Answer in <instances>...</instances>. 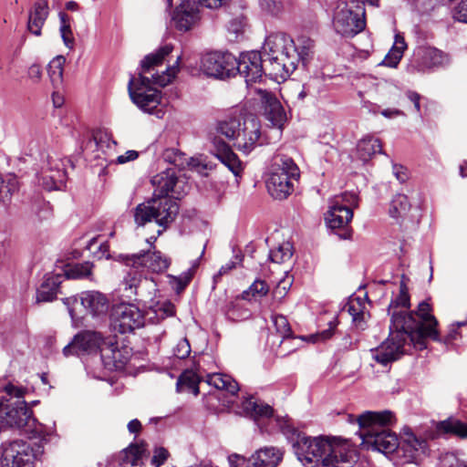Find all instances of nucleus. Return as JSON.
<instances>
[{"label": "nucleus", "instance_id": "f257e3e1", "mask_svg": "<svg viewBox=\"0 0 467 467\" xmlns=\"http://www.w3.org/2000/svg\"><path fill=\"white\" fill-rule=\"evenodd\" d=\"M282 431L291 434V442L298 461L305 467H354L357 452L346 440L337 437L306 436L295 430L287 420L280 422Z\"/></svg>", "mask_w": 467, "mask_h": 467}, {"label": "nucleus", "instance_id": "f03ea898", "mask_svg": "<svg viewBox=\"0 0 467 467\" xmlns=\"http://www.w3.org/2000/svg\"><path fill=\"white\" fill-rule=\"evenodd\" d=\"M150 182L154 186L153 196L136 206L133 217L138 226L155 222L161 235L175 221L180 209L176 200L184 194L186 185L173 168L154 175Z\"/></svg>", "mask_w": 467, "mask_h": 467}, {"label": "nucleus", "instance_id": "7ed1b4c3", "mask_svg": "<svg viewBox=\"0 0 467 467\" xmlns=\"http://www.w3.org/2000/svg\"><path fill=\"white\" fill-rule=\"evenodd\" d=\"M357 420L362 445L368 450L384 454L392 453L398 450V436L389 428L394 420L391 411H366L360 414Z\"/></svg>", "mask_w": 467, "mask_h": 467}, {"label": "nucleus", "instance_id": "20e7f679", "mask_svg": "<svg viewBox=\"0 0 467 467\" xmlns=\"http://www.w3.org/2000/svg\"><path fill=\"white\" fill-rule=\"evenodd\" d=\"M262 55L271 79L285 80L297 67L296 43L285 33L269 35L265 41Z\"/></svg>", "mask_w": 467, "mask_h": 467}, {"label": "nucleus", "instance_id": "39448f33", "mask_svg": "<svg viewBox=\"0 0 467 467\" xmlns=\"http://www.w3.org/2000/svg\"><path fill=\"white\" fill-rule=\"evenodd\" d=\"M215 130L218 134L232 140L234 146L244 154H249L263 143L261 123L252 116L231 115L218 121Z\"/></svg>", "mask_w": 467, "mask_h": 467}, {"label": "nucleus", "instance_id": "423d86ee", "mask_svg": "<svg viewBox=\"0 0 467 467\" xmlns=\"http://www.w3.org/2000/svg\"><path fill=\"white\" fill-rule=\"evenodd\" d=\"M124 290L130 291V294L137 296V300L145 308L146 321L150 324H158L169 317L175 315L174 305L166 299L160 300L144 295L145 291L156 292V285L152 280L142 278L136 270H130L123 280Z\"/></svg>", "mask_w": 467, "mask_h": 467}, {"label": "nucleus", "instance_id": "0eeeda50", "mask_svg": "<svg viewBox=\"0 0 467 467\" xmlns=\"http://www.w3.org/2000/svg\"><path fill=\"white\" fill-rule=\"evenodd\" d=\"M26 389L8 384L0 397V423L11 428L30 431L35 427L36 420L32 410L25 400Z\"/></svg>", "mask_w": 467, "mask_h": 467}, {"label": "nucleus", "instance_id": "6e6552de", "mask_svg": "<svg viewBox=\"0 0 467 467\" xmlns=\"http://www.w3.org/2000/svg\"><path fill=\"white\" fill-rule=\"evenodd\" d=\"M300 172L295 161L286 156L275 159L272 171L266 180L269 194L277 200H284L294 191V182Z\"/></svg>", "mask_w": 467, "mask_h": 467}, {"label": "nucleus", "instance_id": "1a4fd4ad", "mask_svg": "<svg viewBox=\"0 0 467 467\" xmlns=\"http://www.w3.org/2000/svg\"><path fill=\"white\" fill-rule=\"evenodd\" d=\"M333 26L342 36L353 37L365 29V7L358 0L338 4L334 13Z\"/></svg>", "mask_w": 467, "mask_h": 467}, {"label": "nucleus", "instance_id": "9d476101", "mask_svg": "<svg viewBox=\"0 0 467 467\" xmlns=\"http://www.w3.org/2000/svg\"><path fill=\"white\" fill-rule=\"evenodd\" d=\"M410 333L411 329H399L389 326V337L371 350L372 358L383 366L399 359L406 351L405 346L411 343Z\"/></svg>", "mask_w": 467, "mask_h": 467}, {"label": "nucleus", "instance_id": "9b49d317", "mask_svg": "<svg viewBox=\"0 0 467 467\" xmlns=\"http://www.w3.org/2000/svg\"><path fill=\"white\" fill-rule=\"evenodd\" d=\"M412 312L416 326L411 327V344L416 349L422 350L427 348V338L434 341L440 340L439 333L436 329L438 321L431 314V306L426 301L420 302L417 311Z\"/></svg>", "mask_w": 467, "mask_h": 467}, {"label": "nucleus", "instance_id": "f8f14e48", "mask_svg": "<svg viewBox=\"0 0 467 467\" xmlns=\"http://www.w3.org/2000/svg\"><path fill=\"white\" fill-rule=\"evenodd\" d=\"M111 326L121 334L131 333L146 324V317L136 305L120 303L112 307L110 314Z\"/></svg>", "mask_w": 467, "mask_h": 467}, {"label": "nucleus", "instance_id": "ddd939ff", "mask_svg": "<svg viewBox=\"0 0 467 467\" xmlns=\"http://www.w3.org/2000/svg\"><path fill=\"white\" fill-rule=\"evenodd\" d=\"M43 452L40 445L31 446L24 441H14L3 450V463L7 467H33L34 462Z\"/></svg>", "mask_w": 467, "mask_h": 467}, {"label": "nucleus", "instance_id": "4468645a", "mask_svg": "<svg viewBox=\"0 0 467 467\" xmlns=\"http://www.w3.org/2000/svg\"><path fill=\"white\" fill-rule=\"evenodd\" d=\"M236 58L228 52H210L202 57L201 70L208 77L224 79L235 75Z\"/></svg>", "mask_w": 467, "mask_h": 467}, {"label": "nucleus", "instance_id": "2eb2a0df", "mask_svg": "<svg viewBox=\"0 0 467 467\" xmlns=\"http://www.w3.org/2000/svg\"><path fill=\"white\" fill-rule=\"evenodd\" d=\"M410 306L408 287L404 282H400L399 295L391 299L388 306V315L390 317L392 327L411 329L416 326L413 312L408 311Z\"/></svg>", "mask_w": 467, "mask_h": 467}, {"label": "nucleus", "instance_id": "dca6fc26", "mask_svg": "<svg viewBox=\"0 0 467 467\" xmlns=\"http://www.w3.org/2000/svg\"><path fill=\"white\" fill-rule=\"evenodd\" d=\"M235 74L239 73L247 85L259 81L263 75L268 76L265 67V57L258 51H250L242 54L240 59H236Z\"/></svg>", "mask_w": 467, "mask_h": 467}, {"label": "nucleus", "instance_id": "f3484780", "mask_svg": "<svg viewBox=\"0 0 467 467\" xmlns=\"http://www.w3.org/2000/svg\"><path fill=\"white\" fill-rule=\"evenodd\" d=\"M282 459L283 451L275 447L260 449L249 459L239 454L229 456L230 462L236 467H276Z\"/></svg>", "mask_w": 467, "mask_h": 467}, {"label": "nucleus", "instance_id": "a211bd4d", "mask_svg": "<svg viewBox=\"0 0 467 467\" xmlns=\"http://www.w3.org/2000/svg\"><path fill=\"white\" fill-rule=\"evenodd\" d=\"M352 218V208L340 203L339 201H330L329 210L326 213L325 219L328 227L342 231L338 234L341 239H348L351 237L352 232L348 226Z\"/></svg>", "mask_w": 467, "mask_h": 467}, {"label": "nucleus", "instance_id": "6ab92c4d", "mask_svg": "<svg viewBox=\"0 0 467 467\" xmlns=\"http://www.w3.org/2000/svg\"><path fill=\"white\" fill-rule=\"evenodd\" d=\"M67 174L62 161L48 157L47 166L38 175V183L47 191L60 190L66 182Z\"/></svg>", "mask_w": 467, "mask_h": 467}, {"label": "nucleus", "instance_id": "aec40b11", "mask_svg": "<svg viewBox=\"0 0 467 467\" xmlns=\"http://www.w3.org/2000/svg\"><path fill=\"white\" fill-rule=\"evenodd\" d=\"M258 95L265 119L273 127L281 130L287 120V116L280 100L273 93L266 90L259 89Z\"/></svg>", "mask_w": 467, "mask_h": 467}, {"label": "nucleus", "instance_id": "412c9836", "mask_svg": "<svg viewBox=\"0 0 467 467\" xmlns=\"http://www.w3.org/2000/svg\"><path fill=\"white\" fill-rule=\"evenodd\" d=\"M133 79L131 78L129 82V93L131 100L136 104L141 110L150 114H156L160 117L161 110L155 109L161 103V93L157 89L138 88L137 90L132 88Z\"/></svg>", "mask_w": 467, "mask_h": 467}, {"label": "nucleus", "instance_id": "4be33fe9", "mask_svg": "<svg viewBox=\"0 0 467 467\" xmlns=\"http://www.w3.org/2000/svg\"><path fill=\"white\" fill-rule=\"evenodd\" d=\"M199 20L198 6L194 1L183 0L174 10L171 22L180 31L190 30Z\"/></svg>", "mask_w": 467, "mask_h": 467}, {"label": "nucleus", "instance_id": "5701e85b", "mask_svg": "<svg viewBox=\"0 0 467 467\" xmlns=\"http://www.w3.org/2000/svg\"><path fill=\"white\" fill-rule=\"evenodd\" d=\"M418 70L424 71L448 63L447 55L432 47H419L413 54Z\"/></svg>", "mask_w": 467, "mask_h": 467}, {"label": "nucleus", "instance_id": "b1692460", "mask_svg": "<svg viewBox=\"0 0 467 467\" xmlns=\"http://www.w3.org/2000/svg\"><path fill=\"white\" fill-rule=\"evenodd\" d=\"M427 441L425 439L417 437L411 431H404L402 441L399 442L396 451L400 454L407 462L417 461L420 455L426 453Z\"/></svg>", "mask_w": 467, "mask_h": 467}, {"label": "nucleus", "instance_id": "393cba45", "mask_svg": "<svg viewBox=\"0 0 467 467\" xmlns=\"http://www.w3.org/2000/svg\"><path fill=\"white\" fill-rule=\"evenodd\" d=\"M213 155L225 165L235 176L243 171V163L232 148L222 139L213 137L212 139Z\"/></svg>", "mask_w": 467, "mask_h": 467}, {"label": "nucleus", "instance_id": "a878e982", "mask_svg": "<svg viewBox=\"0 0 467 467\" xmlns=\"http://www.w3.org/2000/svg\"><path fill=\"white\" fill-rule=\"evenodd\" d=\"M134 266L141 265L152 272L160 273L170 265V260L159 251H147L131 255Z\"/></svg>", "mask_w": 467, "mask_h": 467}, {"label": "nucleus", "instance_id": "bb28decb", "mask_svg": "<svg viewBox=\"0 0 467 467\" xmlns=\"http://www.w3.org/2000/svg\"><path fill=\"white\" fill-rule=\"evenodd\" d=\"M81 305L94 317L105 315L109 306L108 297L99 291H85L80 295Z\"/></svg>", "mask_w": 467, "mask_h": 467}, {"label": "nucleus", "instance_id": "cd10ccee", "mask_svg": "<svg viewBox=\"0 0 467 467\" xmlns=\"http://www.w3.org/2000/svg\"><path fill=\"white\" fill-rule=\"evenodd\" d=\"M179 59L180 57H177L176 62L172 66H169L166 67L164 71L161 72V74L159 73H153L151 74V77H146L144 75H140L139 80L140 82V85L144 88H147L150 84L159 85L161 87H165L169 83L171 82V80L175 78L176 74L179 71Z\"/></svg>", "mask_w": 467, "mask_h": 467}, {"label": "nucleus", "instance_id": "c85d7f7f", "mask_svg": "<svg viewBox=\"0 0 467 467\" xmlns=\"http://www.w3.org/2000/svg\"><path fill=\"white\" fill-rule=\"evenodd\" d=\"M103 342L101 335L94 331H84L74 337V343L80 352L92 353L100 349Z\"/></svg>", "mask_w": 467, "mask_h": 467}, {"label": "nucleus", "instance_id": "c756f323", "mask_svg": "<svg viewBox=\"0 0 467 467\" xmlns=\"http://www.w3.org/2000/svg\"><path fill=\"white\" fill-rule=\"evenodd\" d=\"M48 6L47 0H38L35 4V9L28 17V30L36 36H40L41 28L47 17Z\"/></svg>", "mask_w": 467, "mask_h": 467}, {"label": "nucleus", "instance_id": "7c9ffc66", "mask_svg": "<svg viewBox=\"0 0 467 467\" xmlns=\"http://www.w3.org/2000/svg\"><path fill=\"white\" fill-rule=\"evenodd\" d=\"M147 451V444L144 441L130 444L120 452L119 462L123 467L138 466Z\"/></svg>", "mask_w": 467, "mask_h": 467}, {"label": "nucleus", "instance_id": "2f4dec72", "mask_svg": "<svg viewBox=\"0 0 467 467\" xmlns=\"http://www.w3.org/2000/svg\"><path fill=\"white\" fill-rule=\"evenodd\" d=\"M366 299L361 297H352L347 305V310L352 317V321L358 328L364 329L367 317H369L366 309Z\"/></svg>", "mask_w": 467, "mask_h": 467}, {"label": "nucleus", "instance_id": "473e14b6", "mask_svg": "<svg viewBox=\"0 0 467 467\" xmlns=\"http://www.w3.org/2000/svg\"><path fill=\"white\" fill-rule=\"evenodd\" d=\"M60 283L61 276L59 275L46 276L36 291V302H50L56 299Z\"/></svg>", "mask_w": 467, "mask_h": 467}, {"label": "nucleus", "instance_id": "72a5a7b5", "mask_svg": "<svg viewBox=\"0 0 467 467\" xmlns=\"http://www.w3.org/2000/svg\"><path fill=\"white\" fill-rule=\"evenodd\" d=\"M382 152V145L378 138L373 136H365L357 144V153L358 158L366 162L370 158Z\"/></svg>", "mask_w": 467, "mask_h": 467}, {"label": "nucleus", "instance_id": "f704fd0d", "mask_svg": "<svg viewBox=\"0 0 467 467\" xmlns=\"http://www.w3.org/2000/svg\"><path fill=\"white\" fill-rule=\"evenodd\" d=\"M173 47L170 44L161 47L156 52L149 54L141 60V67L144 74L150 73L156 67L161 65L165 57L170 55Z\"/></svg>", "mask_w": 467, "mask_h": 467}, {"label": "nucleus", "instance_id": "c9c22d12", "mask_svg": "<svg viewBox=\"0 0 467 467\" xmlns=\"http://www.w3.org/2000/svg\"><path fill=\"white\" fill-rule=\"evenodd\" d=\"M244 410L254 419L268 418L273 415L274 410L268 404L259 402L253 397L245 399L242 402Z\"/></svg>", "mask_w": 467, "mask_h": 467}, {"label": "nucleus", "instance_id": "e433bc0d", "mask_svg": "<svg viewBox=\"0 0 467 467\" xmlns=\"http://www.w3.org/2000/svg\"><path fill=\"white\" fill-rule=\"evenodd\" d=\"M208 383L218 389H224L232 395L239 390L238 383L229 375L214 373L208 376Z\"/></svg>", "mask_w": 467, "mask_h": 467}, {"label": "nucleus", "instance_id": "4c0bfd02", "mask_svg": "<svg viewBox=\"0 0 467 467\" xmlns=\"http://www.w3.org/2000/svg\"><path fill=\"white\" fill-rule=\"evenodd\" d=\"M438 430L444 433H451L459 438H467V423L462 422L457 419H448L441 421L438 425Z\"/></svg>", "mask_w": 467, "mask_h": 467}, {"label": "nucleus", "instance_id": "58836bf2", "mask_svg": "<svg viewBox=\"0 0 467 467\" xmlns=\"http://www.w3.org/2000/svg\"><path fill=\"white\" fill-rule=\"evenodd\" d=\"M410 208L408 197L404 194H397L394 196L389 206V215L393 218H399L405 215Z\"/></svg>", "mask_w": 467, "mask_h": 467}, {"label": "nucleus", "instance_id": "ea45409f", "mask_svg": "<svg viewBox=\"0 0 467 467\" xmlns=\"http://www.w3.org/2000/svg\"><path fill=\"white\" fill-rule=\"evenodd\" d=\"M268 292L269 285L265 281L256 279L247 290L243 292V298L245 300L257 299L266 296Z\"/></svg>", "mask_w": 467, "mask_h": 467}, {"label": "nucleus", "instance_id": "a19ab883", "mask_svg": "<svg viewBox=\"0 0 467 467\" xmlns=\"http://www.w3.org/2000/svg\"><path fill=\"white\" fill-rule=\"evenodd\" d=\"M406 48V43L403 37L396 36L395 47L386 56L383 63L390 67H396L402 57L403 50Z\"/></svg>", "mask_w": 467, "mask_h": 467}, {"label": "nucleus", "instance_id": "79ce46f5", "mask_svg": "<svg viewBox=\"0 0 467 467\" xmlns=\"http://www.w3.org/2000/svg\"><path fill=\"white\" fill-rule=\"evenodd\" d=\"M272 322L274 324L275 332L282 338L281 342L285 339L293 337V332L287 318L283 315H272Z\"/></svg>", "mask_w": 467, "mask_h": 467}, {"label": "nucleus", "instance_id": "37998d69", "mask_svg": "<svg viewBox=\"0 0 467 467\" xmlns=\"http://www.w3.org/2000/svg\"><path fill=\"white\" fill-rule=\"evenodd\" d=\"M296 54L298 55L297 64L302 62L305 66L313 53L314 44L311 39L306 36H301L297 39L296 44Z\"/></svg>", "mask_w": 467, "mask_h": 467}, {"label": "nucleus", "instance_id": "c03bdc74", "mask_svg": "<svg viewBox=\"0 0 467 467\" xmlns=\"http://www.w3.org/2000/svg\"><path fill=\"white\" fill-rule=\"evenodd\" d=\"M292 255V244L289 242H285L270 251L269 259L273 263L282 264L290 260Z\"/></svg>", "mask_w": 467, "mask_h": 467}, {"label": "nucleus", "instance_id": "a18cd8bd", "mask_svg": "<svg viewBox=\"0 0 467 467\" xmlns=\"http://www.w3.org/2000/svg\"><path fill=\"white\" fill-rule=\"evenodd\" d=\"M60 19V34L63 42L67 47L72 49L74 47L75 39L70 28L69 17L65 13H59Z\"/></svg>", "mask_w": 467, "mask_h": 467}, {"label": "nucleus", "instance_id": "49530a36", "mask_svg": "<svg viewBox=\"0 0 467 467\" xmlns=\"http://www.w3.org/2000/svg\"><path fill=\"white\" fill-rule=\"evenodd\" d=\"M65 61L63 56H57L48 64L47 71L52 83H61Z\"/></svg>", "mask_w": 467, "mask_h": 467}, {"label": "nucleus", "instance_id": "de8ad7c7", "mask_svg": "<svg viewBox=\"0 0 467 467\" xmlns=\"http://www.w3.org/2000/svg\"><path fill=\"white\" fill-rule=\"evenodd\" d=\"M287 0H259V5L266 14L278 16L285 10Z\"/></svg>", "mask_w": 467, "mask_h": 467}, {"label": "nucleus", "instance_id": "09e8293b", "mask_svg": "<svg viewBox=\"0 0 467 467\" xmlns=\"http://www.w3.org/2000/svg\"><path fill=\"white\" fill-rule=\"evenodd\" d=\"M199 378L192 371H185L178 379V384L186 386L195 396L199 394Z\"/></svg>", "mask_w": 467, "mask_h": 467}, {"label": "nucleus", "instance_id": "8fccbe9b", "mask_svg": "<svg viewBox=\"0 0 467 467\" xmlns=\"http://www.w3.org/2000/svg\"><path fill=\"white\" fill-rule=\"evenodd\" d=\"M92 265L89 263L77 264L66 272L67 278L78 279L88 276L91 274Z\"/></svg>", "mask_w": 467, "mask_h": 467}, {"label": "nucleus", "instance_id": "3c124183", "mask_svg": "<svg viewBox=\"0 0 467 467\" xmlns=\"http://www.w3.org/2000/svg\"><path fill=\"white\" fill-rule=\"evenodd\" d=\"M198 266V265L195 263L191 269H189L187 272L182 273L179 276H173L172 277V285L174 286L175 290L179 293L182 291L191 282L193 271Z\"/></svg>", "mask_w": 467, "mask_h": 467}, {"label": "nucleus", "instance_id": "603ef678", "mask_svg": "<svg viewBox=\"0 0 467 467\" xmlns=\"http://www.w3.org/2000/svg\"><path fill=\"white\" fill-rule=\"evenodd\" d=\"M244 255L241 254L234 255V260L226 263L224 265H222L219 269L218 273L213 275V282L216 284L219 282L220 278L228 274L231 270L236 267L237 265H240L243 262Z\"/></svg>", "mask_w": 467, "mask_h": 467}, {"label": "nucleus", "instance_id": "864d4df0", "mask_svg": "<svg viewBox=\"0 0 467 467\" xmlns=\"http://www.w3.org/2000/svg\"><path fill=\"white\" fill-rule=\"evenodd\" d=\"M92 138L97 144L98 148L102 149L104 146L110 147V144L116 145V141L108 131L99 130L93 133Z\"/></svg>", "mask_w": 467, "mask_h": 467}, {"label": "nucleus", "instance_id": "5fc2aeb1", "mask_svg": "<svg viewBox=\"0 0 467 467\" xmlns=\"http://www.w3.org/2000/svg\"><path fill=\"white\" fill-rule=\"evenodd\" d=\"M292 285V279L290 277L281 279L273 290L272 294L274 298L282 299Z\"/></svg>", "mask_w": 467, "mask_h": 467}, {"label": "nucleus", "instance_id": "6e6d98bb", "mask_svg": "<svg viewBox=\"0 0 467 467\" xmlns=\"http://www.w3.org/2000/svg\"><path fill=\"white\" fill-rule=\"evenodd\" d=\"M441 467H467V462L460 460L454 453H446L441 458Z\"/></svg>", "mask_w": 467, "mask_h": 467}, {"label": "nucleus", "instance_id": "4d7b16f0", "mask_svg": "<svg viewBox=\"0 0 467 467\" xmlns=\"http://www.w3.org/2000/svg\"><path fill=\"white\" fill-rule=\"evenodd\" d=\"M190 353L191 345L187 338L180 339L176 347L173 348V355L180 359L187 358Z\"/></svg>", "mask_w": 467, "mask_h": 467}, {"label": "nucleus", "instance_id": "13d9d810", "mask_svg": "<svg viewBox=\"0 0 467 467\" xmlns=\"http://www.w3.org/2000/svg\"><path fill=\"white\" fill-rule=\"evenodd\" d=\"M170 453L163 447H156L153 451V456L151 458V464L154 467H159L162 465L168 459Z\"/></svg>", "mask_w": 467, "mask_h": 467}, {"label": "nucleus", "instance_id": "bf43d9fd", "mask_svg": "<svg viewBox=\"0 0 467 467\" xmlns=\"http://www.w3.org/2000/svg\"><path fill=\"white\" fill-rule=\"evenodd\" d=\"M331 201H339L340 203L347 205L349 208L358 206V195L354 192H344L340 196H336Z\"/></svg>", "mask_w": 467, "mask_h": 467}, {"label": "nucleus", "instance_id": "052dcab7", "mask_svg": "<svg viewBox=\"0 0 467 467\" xmlns=\"http://www.w3.org/2000/svg\"><path fill=\"white\" fill-rule=\"evenodd\" d=\"M335 327H336V325L333 324L332 322H330L329 327L327 329H325L317 334L311 335L310 341L312 343L324 342V341L331 338V337L334 334Z\"/></svg>", "mask_w": 467, "mask_h": 467}, {"label": "nucleus", "instance_id": "680f3d73", "mask_svg": "<svg viewBox=\"0 0 467 467\" xmlns=\"http://www.w3.org/2000/svg\"><path fill=\"white\" fill-rule=\"evenodd\" d=\"M453 18L467 23V0H462L453 10Z\"/></svg>", "mask_w": 467, "mask_h": 467}, {"label": "nucleus", "instance_id": "e2e57ef3", "mask_svg": "<svg viewBox=\"0 0 467 467\" xmlns=\"http://www.w3.org/2000/svg\"><path fill=\"white\" fill-rule=\"evenodd\" d=\"M188 165L192 170L197 171L200 174H204L205 171L208 170V164L202 161L199 158H191Z\"/></svg>", "mask_w": 467, "mask_h": 467}, {"label": "nucleus", "instance_id": "0e129e2a", "mask_svg": "<svg viewBox=\"0 0 467 467\" xmlns=\"http://www.w3.org/2000/svg\"><path fill=\"white\" fill-rule=\"evenodd\" d=\"M5 190L9 195H12L18 190V181L15 176H10L6 181L4 180L2 192Z\"/></svg>", "mask_w": 467, "mask_h": 467}, {"label": "nucleus", "instance_id": "69168bd1", "mask_svg": "<svg viewBox=\"0 0 467 467\" xmlns=\"http://www.w3.org/2000/svg\"><path fill=\"white\" fill-rule=\"evenodd\" d=\"M244 25L245 23L244 17H237L230 21L228 25V30L237 35L243 32Z\"/></svg>", "mask_w": 467, "mask_h": 467}, {"label": "nucleus", "instance_id": "338daca9", "mask_svg": "<svg viewBox=\"0 0 467 467\" xmlns=\"http://www.w3.org/2000/svg\"><path fill=\"white\" fill-rule=\"evenodd\" d=\"M406 96L408 99L413 103L415 110L420 113L421 96L419 93L411 90L407 91Z\"/></svg>", "mask_w": 467, "mask_h": 467}, {"label": "nucleus", "instance_id": "774afa93", "mask_svg": "<svg viewBox=\"0 0 467 467\" xmlns=\"http://www.w3.org/2000/svg\"><path fill=\"white\" fill-rule=\"evenodd\" d=\"M139 157V153L136 150H128L124 154L119 155L117 158V162L119 164L126 163L130 161H134Z\"/></svg>", "mask_w": 467, "mask_h": 467}]
</instances>
